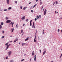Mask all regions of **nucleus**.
Instances as JSON below:
<instances>
[{"mask_svg":"<svg viewBox=\"0 0 62 62\" xmlns=\"http://www.w3.org/2000/svg\"><path fill=\"white\" fill-rule=\"evenodd\" d=\"M14 23H13L12 22L9 23V25H10V24H11L12 26V27H13V24H14Z\"/></svg>","mask_w":62,"mask_h":62,"instance_id":"f257e3e1","label":"nucleus"},{"mask_svg":"<svg viewBox=\"0 0 62 62\" xmlns=\"http://www.w3.org/2000/svg\"><path fill=\"white\" fill-rule=\"evenodd\" d=\"M10 45H11L10 44H9V45H7V47H6V50H7L8 49V47H9V46H10Z\"/></svg>","mask_w":62,"mask_h":62,"instance_id":"f03ea898","label":"nucleus"},{"mask_svg":"<svg viewBox=\"0 0 62 62\" xmlns=\"http://www.w3.org/2000/svg\"><path fill=\"white\" fill-rule=\"evenodd\" d=\"M46 12H47V10H46V9H45L44 12V15H46Z\"/></svg>","mask_w":62,"mask_h":62,"instance_id":"7ed1b4c3","label":"nucleus"},{"mask_svg":"<svg viewBox=\"0 0 62 62\" xmlns=\"http://www.w3.org/2000/svg\"><path fill=\"white\" fill-rule=\"evenodd\" d=\"M11 22V21L10 20H8L6 21V23H9Z\"/></svg>","mask_w":62,"mask_h":62,"instance_id":"20e7f679","label":"nucleus"},{"mask_svg":"<svg viewBox=\"0 0 62 62\" xmlns=\"http://www.w3.org/2000/svg\"><path fill=\"white\" fill-rule=\"evenodd\" d=\"M11 53H12V52L11 51H10L8 52L9 56H10V55L11 54Z\"/></svg>","mask_w":62,"mask_h":62,"instance_id":"39448f33","label":"nucleus"},{"mask_svg":"<svg viewBox=\"0 0 62 62\" xmlns=\"http://www.w3.org/2000/svg\"><path fill=\"white\" fill-rule=\"evenodd\" d=\"M21 19L23 20H24V19H25V16H23L22 17Z\"/></svg>","mask_w":62,"mask_h":62,"instance_id":"423d86ee","label":"nucleus"},{"mask_svg":"<svg viewBox=\"0 0 62 62\" xmlns=\"http://www.w3.org/2000/svg\"><path fill=\"white\" fill-rule=\"evenodd\" d=\"M7 1V3L8 4H9V0H6Z\"/></svg>","mask_w":62,"mask_h":62,"instance_id":"0eeeda50","label":"nucleus"},{"mask_svg":"<svg viewBox=\"0 0 62 62\" xmlns=\"http://www.w3.org/2000/svg\"><path fill=\"white\" fill-rule=\"evenodd\" d=\"M25 44H26L25 43H22V46H23V45H25Z\"/></svg>","mask_w":62,"mask_h":62,"instance_id":"6e6552de","label":"nucleus"},{"mask_svg":"<svg viewBox=\"0 0 62 62\" xmlns=\"http://www.w3.org/2000/svg\"><path fill=\"white\" fill-rule=\"evenodd\" d=\"M28 39H29V38L28 37L27 38L25 39V41H27V40H28Z\"/></svg>","mask_w":62,"mask_h":62,"instance_id":"1a4fd4ad","label":"nucleus"},{"mask_svg":"<svg viewBox=\"0 0 62 62\" xmlns=\"http://www.w3.org/2000/svg\"><path fill=\"white\" fill-rule=\"evenodd\" d=\"M26 7H25L24 8H23V10H25V9H26Z\"/></svg>","mask_w":62,"mask_h":62,"instance_id":"9d476101","label":"nucleus"},{"mask_svg":"<svg viewBox=\"0 0 62 62\" xmlns=\"http://www.w3.org/2000/svg\"><path fill=\"white\" fill-rule=\"evenodd\" d=\"M11 30H12V31H11V32H13V30H14V29H11Z\"/></svg>","mask_w":62,"mask_h":62,"instance_id":"9b49d317","label":"nucleus"},{"mask_svg":"<svg viewBox=\"0 0 62 62\" xmlns=\"http://www.w3.org/2000/svg\"><path fill=\"white\" fill-rule=\"evenodd\" d=\"M34 22H33V25L32 26V28H33V27H34Z\"/></svg>","mask_w":62,"mask_h":62,"instance_id":"f8f14e48","label":"nucleus"},{"mask_svg":"<svg viewBox=\"0 0 62 62\" xmlns=\"http://www.w3.org/2000/svg\"><path fill=\"white\" fill-rule=\"evenodd\" d=\"M36 33L35 34V39H36Z\"/></svg>","mask_w":62,"mask_h":62,"instance_id":"ddd939ff","label":"nucleus"},{"mask_svg":"<svg viewBox=\"0 0 62 62\" xmlns=\"http://www.w3.org/2000/svg\"><path fill=\"white\" fill-rule=\"evenodd\" d=\"M11 8H12L11 7H9L8 8V10L11 9Z\"/></svg>","mask_w":62,"mask_h":62,"instance_id":"4468645a","label":"nucleus"},{"mask_svg":"<svg viewBox=\"0 0 62 62\" xmlns=\"http://www.w3.org/2000/svg\"><path fill=\"white\" fill-rule=\"evenodd\" d=\"M55 4H56V5H57V4H58V2H57V1H55Z\"/></svg>","mask_w":62,"mask_h":62,"instance_id":"2eb2a0df","label":"nucleus"},{"mask_svg":"<svg viewBox=\"0 0 62 62\" xmlns=\"http://www.w3.org/2000/svg\"><path fill=\"white\" fill-rule=\"evenodd\" d=\"M34 42H36V40L35 39V38L34 39Z\"/></svg>","mask_w":62,"mask_h":62,"instance_id":"dca6fc26","label":"nucleus"},{"mask_svg":"<svg viewBox=\"0 0 62 62\" xmlns=\"http://www.w3.org/2000/svg\"><path fill=\"white\" fill-rule=\"evenodd\" d=\"M37 18L38 19L39 18V16H37Z\"/></svg>","mask_w":62,"mask_h":62,"instance_id":"f3484780","label":"nucleus"},{"mask_svg":"<svg viewBox=\"0 0 62 62\" xmlns=\"http://www.w3.org/2000/svg\"><path fill=\"white\" fill-rule=\"evenodd\" d=\"M36 6H37V5H36V4H35V5H34V6L33 7V8H35V7H36Z\"/></svg>","mask_w":62,"mask_h":62,"instance_id":"a211bd4d","label":"nucleus"},{"mask_svg":"<svg viewBox=\"0 0 62 62\" xmlns=\"http://www.w3.org/2000/svg\"><path fill=\"white\" fill-rule=\"evenodd\" d=\"M34 51H33L32 53V55H34Z\"/></svg>","mask_w":62,"mask_h":62,"instance_id":"6ab92c4d","label":"nucleus"},{"mask_svg":"<svg viewBox=\"0 0 62 62\" xmlns=\"http://www.w3.org/2000/svg\"><path fill=\"white\" fill-rule=\"evenodd\" d=\"M45 53H46V52H43V55H44V54H45Z\"/></svg>","mask_w":62,"mask_h":62,"instance_id":"aec40b11","label":"nucleus"},{"mask_svg":"<svg viewBox=\"0 0 62 62\" xmlns=\"http://www.w3.org/2000/svg\"><path fill=\"white\" fill-rule=\"evenodd\" d=\"M3 24H4V23H3V22H2L1 23V25H3Z\"/></svg>","mask_w":62,"mask_h":62,"instance_id":"412c9836","label":"nucleus"},{"mask_svg":"<svg viewBox=\"0 0 62 62\" xmlns=\"http://www.w3.org/2000/svg\"><path fill=\"white\" fill-rule=\"evenodd\" d=\"M2 28V26L0 24V29Z\"/></svg>","mask_w":62,"mask_h":62,"instance_id":"4be33fe9","label":"nucleus"},{"mask_svg":"<svg viewBox=\"0 0 62 62\" xmlns=\"http://www.w3.org/2000/svg\"><path fill=\"white\" fill-rule=\"evenodd\" d=\"M43 35H44V30H43Z\"/></svg>","mask_w":62,"mask_h":62,"instance_id":"5701e85b","label":"nucleus"},{"mask_svg":"<svg viewBox=\"0 0 62 62\" xmlns=\"http://www.w3.org/2000/svg\"><path fill=\"white\" fill-rule=\"evenodd\" d=\"M8 43H7L6 44H5L6 46H7V45H8Z\"/></svg>","mask_w":62,"mask_h":62,"instance_id":"b1692460","label":"nucleus"},{"mask_svg":"<svg viewBox=\"0 0 62 62\" xmlns=\"http://www.w3.org/2000/svg\"><path fill=\"white\" fill-rule=\"evenodd\" d=\"M13 61L12 60H11L10 61V62H13Z\"/></svg>","mask_w":62,"mask_h":62,"instance_id":"393cba45","label":"nucleus"},{"mask_svg":"<svg viewBox=\"0 0 62 62\" xmlns=\"http://www.w3.org/2000/svg\"><path fill=\"white\" fill-rule=\"evenodd\" d=\"M8 10H7V9H4V11H7Z\"/></svg>","mask_w":62,"mask_h":62,"instance_id":"a878e982","label":"nucleus"},{"mask_svg":"<svg viewBox=\"0 0 62 62\" xmlns=\"http://www.w3.org/2000/svg\"><path fill=\"white\" fill-rule=\"evenodd\" d=\"M34 58H36V55H35L34 56Z\"/></svg>","mask_w":62,"mask_h":62,"instance_id":"bb28decb","label":"nucleus"},{"mask_svg":"<svg viewBox=\"0 0 62 62\" xmlns=\"http://www.w3.org/2000/svg\"><path fill=\"white\" fill-rule=\"evenodd\" d=\"M30 26H32V23H30Z\"/></svg>","mask_w":62,"mask_h":62,"instance_id":"cd10ccee","label":"nucleus"},{"mask_svg":"<svg viewBox=\"0 0 62 62\" xmlns=\"http://www.w3.org/2000/svg\"><path fill=\"white\" fill-rule=\"evenodd\" d=\"M4 36H3L1 38L2 39H4Z\"/></svg>","mask_w":62,"mask_h":62,"instance_id":"c85d7f7f","label":"nucleus"},{"mask_svg":"<svg viewBox=\"0 0 62 62\" xmlns=\"http://www.w3.org/2000/svg\"><path fill=\"white\" fill-rule=\"evenodd\" d=\"M16 41H18V40H19V39H17V38H16Z\"/></svg>","mask_w":62,"mask_h":62,"instance_id":"c756f323","label":"nucleus"},{"mask_svg":"<svg viewBox=\"0 0 62 62\" xmlns=\"http://www.w3.org/2000/svg\"><path fill=\"white\" fill-rule=\"evenodd\" d=\"M24 59H22L21 61V62H22V61H24Z\"/></svg>","mask_w":62,"mask_h":62,"instance_id":"7c9ffc66","label":"nucleus"},{"mask_svg":"<svg viewBox=\"0 0 62 62\" xmlns=\"http://www.w3.org/2000/svg\"><path fill=\"white\" fill-rule=\"evenodd\" d=\"M6 59H8V56H7L6 57Z\"/></svg>","mask_w":62,"mask_h":62,"instance_id":"2f4dec72","label":"nucleus"},{"mask_svg":"<svg viewBox=\"0 0 62 62\" xmlns=\"http://www.w3.org/2000/svg\"><path fill=\"white\" fill-rule=\"evenodd\" d=\"M8 17H6V20H8Z\"/></svg>","mask_w":62,"mask_h":62,"instance_id":"473e14b6","label":"nucleus"},{"mask_svg":"<svg viewBox=\"0 0 62 62\" xmlns=\"http://www.w3.org/2000/svg\"><path fill=\"white\" fill-rule=\"evenodd\" d=\"M32 20H31L30 21V23H31L32 22Z\"/></svg>","mask_w":62,"mask_h":62,"instance_id":"72a5a7b5","label":"nucleus"},{"mask_svg":"<svg viewBox=\"0 0 62 62\" xmlns=\"http://www.w3.org/2000/svg\"><path fill=\"white\" fill-rule=\"evenodd\" d=\"M34 60L35 61H36V58H34Z\"/></svg>","mask_w":62,"mask_h":62,"instance_id":"f704fd0d","label":"nucleus"},{"mask_svg":"<svg viewBox=\"0 0 62 62\" xmlns=\"http://www.w3.org/2000/svg\"><path fill=\"white\" fill-rule=\"evenodd\" d=\"M44 52H45V53H46V49H45V51H44Z\"/></svg>","mask_w":62,"mask_h":62,"instance_id":"c9c22d12","label":"nucleus"},{"mask_svg":"<svg viewBox=\"0 0 62 62\" xmlns=\"http://www.w3.org/2000/svg\"><path fill=\"white\" fill-rule=\"evenodd\" d=\"M28 19H27L26 20V22H27V21H28Z\"/></svg>","mask_w":62,"mask_h":62,"instance_id":"e433bc0d","label":"nucleus"},{"mask_svg":"<svg viewBox=\"0 0 62 62\" xmlns=\"http://www.w3.org/2000/svg\"><path fill=\"white\" fill-rule=\"evenodd\" d=\"M37 18H35L34 20H35V21H37Z\"/></svg>","mask_w":62,"mask_h":62,"instance_id":"4c0bfd02","label":"nucleus"},{"mask_svg":"<svg viewBox=\"0 0 62 62\" xmlns=\"http://www.w3.org/2000/svg\"><path fill=\"white\" fill-rule=\"evenodd\" d=\"M31 12H33V10H31Z\"/></svg>","mask_w":62,"mask_h":62,"instance_id":"58836bf2","label":"nucleus"},{"mask_svg":"<svg viewBox=\"0 0 62 62\" xmlns=\"http://www.w3.org/2000/svg\"><path fill=\"white\" fill-rule=\"evenodd\" d=\"M39 17L40 18H41V15H39Z\"/></svg>","mask_w":62,"mask_h":62,"instance_id":"ea45409f","label":"nucleus"},{"mask_svg":"<svg viewBox=\"0 0 62 62\" xmlns=\"http://www.w3.org/2000/svg\"><path fill=\"white\" fill-rule=\"evenodd\" d=\"M41 50H40V53H41Z\"/></svg>","mask_w":62,"mask_h":62,"instance_id":"a19ab883","label":"nucleus"},{"mask_svg":"<svg viewBox=\"0 0 62 62\" xmlns=\"http://www.w3.org/2000/svg\"><path fill=\"white\" fill-rule=\"evenodd\" d=\"M20 8L21 9H22V6H21L20 7Z\"/></svg>","mask_w":62,"mask_h":62,"instance_id":"79ce46f5","label":"nucleus"},{"mask_svg":"<svg viewBox=\"0 0 62 62\" xmlns=\"http://www.w3.org/2000/svg\"><path fill=\"white\" fill-rule=\"evenodd\" d=\"M59 31H60V30L59 29H58V32H59Z\"/></svg>","mask_w":62,"mask_h":62,"instance_id":"37998d69","label":"nucleus"},{"mask_svg":"<svg viewBox=\"0 0 62 62\" xmlns=\"http://www.w3.org/2000/svg\"><path fill=\"white\" fill-rule=\"evenodd\" d=\"M23 30H21V33H23Z\"/></svg>","mask_w":62,"mask_h":62,"instance_id":"c03bdc74","label":"nucleus"},{"mask_svg":"<svg viewBox=\"0 0 62 62\" xmlns=\"http://www.w3.org/2000/svg\"><path fill=\"white\" fill-rule=\"evenodd\" d=\"M43 8V6L42 7V8H41V9H42V8Z\"/></svg>","mask_w":62,"mask_h":62,"instance_id":"a18cd8bd","label":"nucleus"},{"mask_svg":"<svg viewBox=\"0 0 62 62\" xmlns=\"http://www.w3.org/2000/svg\"><path fill=\"white\" fill-rule=\"evenodd\" d=\"M16 28H18V26H16Z\"/></svg>","mask_w":62,"mask_h":62,"instance_id":"49530a36","label":"nucleus"},{"mask_svg":"<svg viewBox=\"0 0 62 62\" xmlns=\"http://www.w3.org/2000/svg\"><path fill=\"white\" fill-rule=\"evenodd\" d=\"M42 2H40V5H42Z\"/></svg>","mask_w":62,"mask_h":62,"instance_id":"de8ad7c7","label":"nucleus"},{"mask_svg":"<svg viewBox=\"0 0 62 62\" xmlns=\"http://www.w3.org/2000/svg\"><path fill=\"white\" fill-rule=\"evenodd\" d=\"M55 4V2H54L53 3V5H54V4Z\"/></svg>","mask_w":62,"mask_h":62,"instance_id":"09e8293b","label":"nucleus"},{"mask_svg":"<svg viewBox=\"0 0 62 62\" xmlns=\"http://www.w3.org/2000/svg\"><path fill=\"white\" fill-rule=\"evenodd\" d=\"M15 42H16V40H15V41H14V42L15 43Z\"/></svg>","mask_w":62,"mask_h":62,"instance_id":"8fccbe9b","label":"nucleus"},{"mask_svg":"<svg viewBox=\"0 0 62 62\" xmlns=\"http://www.w3.org/2000/svg\"><path fill=\"white\" fill-rule=\"evenodd\" d=\"M2 33L3 34L4 33V31H2Z\"/></svg>","mask_w":62,"mask_h":62,"instance_id":"3c124183","label":"nucleus"},{"mask_svg":"<svg viewBox=\"0 0 62 62\" xmlns=\"http://www.w3.org/2000/svg\"><path fill=\"white\" fill-rule=\"evenodd\" d=\"M36 0V2H38V0Z\"/></svg>","mask_w":62,"mask_h":62,"instance_id":"603ef678","label":"nucleus"},{"mask_svg":"<svg viewBox=\"0 0 62 62\" xmlns=\"http://www.w3.org/2000/svg\"><path fill=\"white\" fill-rule=\"evenodd\" d=\"M17 3V1H16V4Z\"/></svg>","mask_w":62,"mask_h":62,"instance_id":"864d4df0","label":"nucleus"},{"mask_svg":"<svg viewBox=\"0 0 62 62\" xmlns=\"http://www.w3.org/2000/svg\"><path fill=\"white\" fill-rule=\"evenodd\" d=\"M8 42H12V41Z\"/></svg>","mask_w":62,"mask_h":62,"instance_id":"5fc2aeb1","label":"nucleus"},{"mask_svg":"<svg viewBox=\"0 0 62 62\" xmlns=\"http://www.w3.org/2000/svg\"><path fill=\"white\" fill-rule=\"evenodd\" d=\"M24 25H25V24H23V26H24Z\"/></svg>","mask_w":62,"mask_h":62,"instance_id":"6e6d98bb","label":"nucleus"},{"mask_svg":"<svg viewBox=\"0 0 62 62\" xmlns=\"http://www.w3.org/2000/svg\"><path fill=\"white\" fill-rule=\"evenodd\" d=\"M51 62H54V61H52Z\"/></svg>","mask_w":62,"mask_h":62,"instance_id":"4d7b16f0","label":"nucleus"},{"mask_svg":"<svg viewBox=\"0 0 62 62\" xmlns=\"http://www.w3.org/2000/svg\"><path fill=\"white\" fill-rule=\"evenodd\" d=\"M38 38H39V37H38Z\"/></svg>","mask_w":62,"mask_h":62,"instance_id":"13d9d810","label":"nucleus"},{"mask_svg":"<svg viewBox=\"0 0 62 62\" xmlns=\"http://www.w3.org/2000/svg\"><path fill=\"white\" fill-rule=\"evenodd\" d=\"M61 33H62V30L61 31Z\"/></svg>","mask_w":62,"mask_h":62,"instance_id":"bf43d9fd","label":"nucleus"},{"mask_svg":"<svg viewBox=\"0 0 62 62\" xmlns=\"http://www.w3.org/2000/svg\"><path fill=\"white\" fill-rule=\"evenodd\" d=\"M31 4V2H30L29 3V4Z\"/></svg>","mask_w":62,"mask_h":62,"instance_id":"052dcab7","label":"nucleus"},{"mask_svg":"<svg viewBox=\"0 0 62 62\" xmlns=\"http://www.w3.org/2000/svg\"><path fill=\"white\" fill-rule=\"evenodd\" d=\"M56 11H55V13H56Z\"/></svg>","mask_w":62,"mask_h":62,"instance_id":"680f3d73","label":"nucleus"},{"mask_svg":"<svg viewBox=\"0 0 62 62\" xmlns=\"http://www.w3.org/2000/svg\"><path fill=\"white\" fill-rule=\"evenodd\" d=\"M29 30H31V29H30V28H29Z\"/></svg>","mask_w":62,"mask_h":62,"instance_id":"e2e57ef3","label":"nucleus"},{"mask_svg":"<svg viewBox=\"0 0 62 62\" xmlns=\"http://www.w3.org/2000/svg\"><path fill=\"white\" fill-rule=\"evenodd\" d=\"M61 58V57L60 56V58Z\"/></svg>","mask_w":62,"mask_h":62,"instance_id":"0e129e2a","label":"nucleus"},{"mask_svg":"<svg viewBox=\"0 0 62 62\" xmlns=\"http://www.w3.org/2000/svg\"><path fill=\"white\" fill-rule=\"evenodd\" d=\"M34 28H35V26H34Z\"/></svg>","mask_w":62,"mask_h":62,"instance_id":"69168bd1","label":"nucleus"},{"mask_svg":"<svg viewBox=\"0 0 62 62\" xmlns=\"http://www.w3.org/2000/svg\"><path fill=\"white\" fill-rule=\"evenodd\" d=\"M40 2H41V0H40Z\"/></svg>","mask_w":62,"mask_h":62,"instance_id":"338daca9","label":"nucleus"},{"mask_svg":"<svg viewBox=\"0 0 62 62\" xmlns=\"http://www.w3.org/2000/svg\"><path fill=\"white\" fill-rule=\"evenodd\" d=\"M62 55H61V56H61V57H62Z\"/></svg>","mask_w":62,"mask_h":62,"instance_id":"774afa93","label":"nucleus"}]
</instances>
